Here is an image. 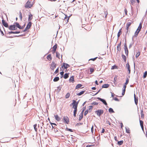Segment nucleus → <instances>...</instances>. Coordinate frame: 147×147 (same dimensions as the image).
I'll return each mask as SVG.
<instances>
[{"label":"nucleus","mask_w":147,"mask_h":147,"mask_svg":"<svg viewBox=\"0 0 147 147\" xmlns=\"http://www.w3.org/2000/svg\"><path fill=\"white\" fill-rule=\"evenodd\" d=\"M106 54V52H104L103 53H100L98 54H99L100 55H104Z\"/></svg>","instance_id":"69168bd1"},{"label":"nucleus","mask_w":147,"mask_h":147,"mask_svg":"<svg viewBox=\"0 0 147 147\" xmlns=\"http://www.w3.org/2000/svg\"><path fill=\"white\" fill-rule=\"evenodd\" d=\"M83 86V85L81 84H78L76 85L75 87V89H77L80 88Z\"/></svg>","instance_id":"c85d7f7f"},{"label":"nucleus","mask_w":147,"mask_h":147,"mask_svg":"<svg viewBox=\"0 0 147 147\" xmlns=\"http://www.w3.org/2000/svg\"><path fill=\"white\" fill-rule=\"evenodd\" d=\"M57 45L56 43L52 47V49H53L54 51L56 50L57 48Z\"/></svg>","instance_id":"c9c22d12"},{"label":"nucleus","mask_w":147,"mask_h":147,"mask_svg":"<svg viewBox=\"0 0 147 147\" xmlns=\"http://www.w3.org/2000/svg\"><path fill=\"white\" fill-rule=\"evenodd\" d=\"M66 128H65V130L66 131H68L71 132H74V130H73L71 129L68 128L67 125H65Z\"/></svg>","instance_id":"b1692460"},{"label":"nucleus","mask_w":147,"mask_h":147,"mask_svg":"<svg viewBox=\"0 0 147 147\" xmlns=\"http://www.w3.org/2000/svg\"><path fill=\"white\" fill-rule=\"evenodd\" d=\"M97 58H98V57H96L94 58H91V59H90L88 61H90V60H92L93 61H94L95 60H96V59H97Z\"/></svg>","instance_id":"603ef678"},{"label":"nucleus","mask_w":147,"mask_h":147,"mask_svg":"<svg viewBox=\"0 0 147 147\" xmlns=\"http://www.w3.org/2000/svg\"><path fill=\"white\" fill-rule=\"evenodd\" d=\"M132 22H128L127 23L126 26L127 27H129L130 26Z\"/></svg>","instance_id":"49530a36"},{"label":"nucleus","mask_w":147,"mask_h":147,"mask_svg":"<svg viewBox=\"0 0 147 147\" xmlns=\"http://www.w3.org/2000/svg\"><path fill=\"white\" fill-rule=\"evenodd\" d=\"M37 125L36 124H35L33 125L35 131L37 132Z\"/></svg>","instance_id":"58836bf2"},{"label":"nucleus","mask_w":147,"mask_h":147,"mask_svg":"<svg viewBox=\"0 0 147 147\" xmlns=\"http://www.w3.org/2000/svg\"><path fill=\"white\" fill-rule=\"evenodd\" d=\"M78 111V109H74L73 111V115L74 117L76 116V114Z\"/></svg>","instance_id":"473e14b6"},{"label":"nucleus","mask_w":147,"mask_h":147,"mask_svg":"<svg viewBox=\"0 0 147 147\" xmlns=\"http://www.w3.org/2000/svg\"><path fill=\"white\" fill-rule=\"evenodd\" d=\"M141 117L142 118H143L144 117V114L143 113V111L142 110L141 111Z\"/></svg>","instance_id":"5fc2aeb1"},{"label":"nucleus","mask_w":147,"mask_h":147,"mask_svg":"<svg viewBox=\"0 0 147 147\" xmlns=\"http://www.w3.org/2000/svg\"><path fill=\"white\" fill-rule=\"evenodd\" d=\"M91 131L92 134H93L94 132V127L93 125L91 128Z\"/></svg>","instance_id":"680f3d73"},{"label":"nucleus","mask_w":147,"mask_h":147,"mask_svg":"<svg viewBox=\"0 0 147 147\" xmlns=\"http://www.w3.org/2000/svg\"><path fill=\"white\" fill-rule=\"evenodd\" d=\"M88 109H87V110H88L89 113H90L92 110V108L93 107V106H92L90 105V106H88Z\"/></svg>","instance_id":"7c9ffc66"},{"label":"nucleus","mask_w":147,"mask_h":147,"mask_svg":"<svg viewBox=\"0 0 147 147\" xmlns=\"http://www.w3.org/2000/svg\"><path fill=\"white\" fill-rule=\"evenodd\" d=\"M126 132L127 133H129L130 132V130L129 128H127L125 127Z\"/></svg>","instance_id":"8fccbe9b"},{"label":"nucleus","mask_w":147,"mask_h":147,"mask_svg":"<svg viewBox=\"0 0 147 147\" xmlns=\"http://www.w3.org/2000/svg\"><path fill=\"white\" fill-rule=\"evenodd\" d=\"M94 145H95L94 144H92V145H88L86 146V147H90L91 146H94Z\"/></svg>","instance_id":"e2e57ef3"},{"label":"nucleus","mask_w":147,"mask_h":147,"mask_svg":"<svg viewBox=\"0 0 147 147\" xmlns=\"http://www.w3.org/2000/svg\"><path fill=\"white\" fill-rule=\"evenodd\" d=\"M85 90L82 91L79 93H76V95L78 96H80L83 94L85 92Z\"/></svg>","instance_id":"a878e982"},{"label":"nucleus","mask_w":147,"mask_h":147,"mask_svg":"<svg viewBox=\"0 0 147 147\" xmlns=\"http://www.w3.org/2000/svg\"><path fill=\"white\" fill-rule=\"evenodd\" d=\"M121 30V29H120L119 30V31L118 32L117 34V37L118 38L120 37L121 34L122 33Z\"/></svg>","instance_id":"a18cd8bd"},{"label":"nucleus","mask_w":147,"mask_h":147,"mask_svg":"<svg viewBox=\"0 0 147 147\" xmlns=\"http://www.w3.org/2000/svg\"><path fill=\"white\" fill-rule=\"evenodd\" d=\"M20 32L19 31H12V30H11V31L7 32V33L6 35L8 34H18V33H20Z\"/></svg>","instance_id":"f8f14e48"},{"label":"nucleus","mask_w":147,"mask_h":147,"mask_svg":"<svg viewBox=\"0 0 147 147\" xmlns=\"http://www.w3.org/2000/svg\"><path fill=\"white\" fill-rule=\"evenodd\" d=\"M56 57L59 58V59H60V53L58 52L57 51H56Z\"/></svg>","instance_id":"4c0bfd02"},{"label":"nucleus","mask_w":147,"mask_h":147,"mask_svg":"<svg viewBox=\"0 0 147 147\" xmlns=\"http://www.w3.org/2000/svg\"><path fill=\"white\" fill-rule=\"evenodd\" d=\"M63 122L67 124H68L69 122V119L67 116H64L63 118Z\"/></svg>","instance_id":"7ed1b4c3"},{"label":"nucleus","mask_w":147,"mask_h":147,"mask_svg":"<svg viewBox=\"0 0 147 147\" xmlns=\"http://www.w3.org/2000/svg\"><path fill=\"white\" fill-rule=\"evenodd\" d=\"M123 140H121L120 141H119L118 142V144L119 145H121L123 144Z\"/></svg>","instance_id":"c03bdc74"},{"label":"nucleus","mask_w":147,"mask_h":147,"mask_svg":"<svg viewBox=\"0 0 147 147\" xmlns=\"http://www.w3.org/2000/svg\"><path fill=\"white\" fill-rule=\"evenodd\" d=\"M83 124V123H76L75 125V126H79L82 125Z\"/></svg>","instance_id":"09e8293b"},{"label":"nucleus","mask_w":147,"mask_h":147,"mask_svg":"<svg viewBox=\"0 0 147 147\" xmlns=\"http://www.w3.org/2000/svg\"><path fill=\"white\" fill-rule=\"evenodd\" d=\"M134 96L135 103L136 105H137L138 103V98L136 96L135 94H134Z\"/></svg>","instance_id":"a211bd4d"},{"label":"nucleus","mask_w":147,"mask_h":147,"mask_svg":"<svg viewBox=\"0 0 147 147\" xmlns=\"http://www.w3.org/2000/svg\"><path fill=\"white\" fill-rule=\"evenodd\" d=\"M94 99H98V100H100L105 105L107 106V102L106 100L102 98H100L97 97H94Z\"/></svg>","instance_id":"f03ea898"},{"label":"nucleus","mask_w":147,"mask_h":147,"mask_svg":"<svg viewBox=\"0 0 147 147\" xmlns=\"http://www.w3.org/2000/svg\"><path fill=\"white\" fill-rule=\"evenodd\" d=\"M30 2L28 0L26 3L25 7L26 8H30L32 6V4H30Z\"/></svg>","instance_id":"0eeeda50"},{"label":"nucleus","mask_w":147,"mask_h":147,"mask_svg":"<svg viewBox=\"0 0 147 147\" xmlns=\"http://www.w3.org/2000/svg\"><path fill=\"white\" fill-rule=\"evenodd\" d=\"M121 42L118 45L117 47V50L118 51H120L121 50Z\"/></svg>","instance_id":"4be33fe9"},{"label":"nucleus","mask_w":147,"mask_h":147,"mask_svg":"<svg viewBox=\"0 0 147 147\" xmlns=\"http://www.w3.org/2000/svg\"><path fill=\"white\" fill-rule=\"evenodd\" d=\"M78 105L75 103H74L72 107V108L74 109H77V107Z\"/></svg>","instance_id":"bb28decb"},{"label":"nucleus","mask_w":147,"mask_h":147,"mask_svg":"<svg viewBox=\"0 0 147 147\" xmlns=\"http://www.w3.org/2000/svg\"><path fill=\"white\" fill-rule=\"evenodd\" d=\"M126 88H123H123L122 92V96H123L125 94Z\"/></svg>","instance_id":"a19ab883"},{"label":"nucleus","mask_w":147,"mask_h":147,"mask_svg":"<svg viewBox=\"0 0 147 147\" xmlns=\"http://www.w3.org/2000/svg\"><path fill=\"white\" fill-rule=\"evenodd\" d=\"M70 95V94L69 93V92L67 93L66 94L65 96V98H68L69 97Z\"/></svg>","instance_id":"ea45409f"},{"label":"nucleus","mask_w":147,"mask_h":147,"mask_svg":"<svg viewBox=\"0 0 147 147\" xmlns=\"http://www.w3.org/2000/svg\"><path fill=\"white\" fill-rule=\"evenodd\" d=\"M126 67L127 68L129 71V73H128L129 74H130V73L131 70H130V65L128 63H127L126 64Z\"/></svg>","instance_id":"6ab92c4d"},{"label":"nucleus","mask_w":147,"mask_h":147,"mask_svg":"<svg viewBox=\"0 0 147 147\" xmlns=\"http://www.w3.org/2000/svg\"><path fill=\"white\" fill-rule=\"evenodd\" d=\"M57 89H55V91H56L57 93H58L60 92V91L61 90V87L60 86H59L57 87Z\"/></svg>","instance_id":"393cba45"},{"label":"nucleus","mask_w":147,"mask_h":147,"mask_svg":"<svg viewBox=\"0 0 147 147\" xmlns=\"http://www.w3.org/2000/svg\"><path fill=\"white\" fill-rule=\"evenodd\" d=\"M51 65V68L52 70H54V69L56 67L57 64L53 61H52L51 64L50 65Z\"/></svg>","instance_id":"39448f33"},{"label":"nucleus","mask_w":147,"mask_h":147,"mask_svg":"<svg viewBox=\"0 0 147 147\" xmlns=\"http://www.w3.org/2000/svg\"><path fill=\"white\" fill-rule=\"evenodd\" d=\"M140 124L141 126H142V125H143V122L142 121L140 120Z\"/></svg>","instance_id":"6e6d98bb"},{"label":"nucleus","mask_w":147,"mask_h":147,"mask_svg":"<svg viewBox=\"0 0 147 147\" xmlns=\"http://www.w3.org/2000/svg\"><path fill=\"white\" fill-rule=\"evenodd\" d=\"M110 86L109 84H103L102 86V88H108Z\"/></svg>","instance_id":"aec40b11"},{"label":"nucleus","mask_w":147,"mask_h":147,"mask_svg":"<svg viewBox=\"0 0 147 147\" xmlns=\"http://www.w3.org/2000/svg\"><path fill=\"white\" fill-rule=\"evenodd\" d=\"M147 71H145L144 73V75L143 76V78H146L147 77Z\"/></svg>","instance_id":"79ce46f5"},{"label":"nucleus","mask_w":147,"mask_h":147,"mask_svg":"<svg viewBox=\"0 0 147 147\" xmlns=\"http://www.w3.org/2000/svg\"><path fill=\"white\" fill-rule=\"evenodd\" d=\"M59 80V77L57 76L55 77L53 80L54 82H57Z\"/></svg>","instance_id":"2f4dec72"},{"label":"nucleus","mask_w":147,"mask_h":147,"mask_svg":"<svg viewBox=\"0 0 147 147\" xmlns=\"http://www.w3.org/2000/svg\"><path fill=\"white\" fill-rule=\"evenodd\" d=\"M8 28L11 30H14L17 29V28H16L14 23L13 24L11 25L8 26Z\"/></svg>","instance_id":"423d86ee"},{"label":"nucleus","mask_w":147,"mask_h":147,"mask_svg":"<svg viewBox=\"0 0 147 147\" xmlns=\"http://www.w3.org/2000/svg\"><path fill=\"white\" fill-rule=\"evenodd\" d=\"M140 52H138L136 55V57L137 58L140 55Z\"/></svg>","instance_id":"052dcab7"},{"label":"nucleus","mask_w":147,"mask_h":147,"mask_svg":"<svg viewBox=\"0 0 147 147\" xmlns=\"http://www.w3.org/2000/svg\"><path fill=\"white\" fill-rule=\"evenodd\" d=\"M59 72V67H58L56 69L55 71L53 74V75H55V74H57V73H58Z\"/></svg>","instance_id":"e433bc0d"},{"label":"nucleus","mask_w":147,"mask_h":147,"mask_svg":"<svg viewBox=\"0 0 147 147\" xmlns=\"http://www.w3.org/2000/svg\"><path fill=\"white\" fill-rule=\"evenodd\" d=\"M32 24V22L31 21L28 22L25 28L27 30H28L31 27Z\"/></svg>","instance_id":"ddd939ff"},{"label":"nucleus","mask_w":147,"mask_h":147,"mask_svg":"<svg viewBox=\"0 0 147 147\" xmlns=\"http://www.w3.org/2000/svg\"><path fill=\"white\" fill-rule=\"evenodd\" d=\"M0 32L1 33V35L2 36H4L7 38H13V37L12 36H8L6 34L5 35L3 31L1 29V27H0Z\"/></svg>","instance_id":"6e6552de"},{"label":"nucleus","mask_w":147,"mask_h":147,"mask_svg":"<svg viewBox=\"0 0 147 147\" xmlns=\"http://www.w3.org/2000/svg\"><path fill=\"white\" fill-rule=\"evenodd\" d=\"M118 69V67L115 65L112 66L111 68V69Z\"/></svg>","instance_id":"37998d69"},{"label":"nucleus","mask_w":147,"mask_h":147,"mask_svg":"<svg viewBox=\"0 0 147 147\" xmlns=\"http://www.w3.org/2000/svg\"><path fill=\"white\" fill-rule=\"evenodd\" d=\"M134 44V42H133L131 43H130V44L129 45V49H130V48H131V47Z\"/></svg>","instance_id":"4d7b16f0"},{"label":"nucleus","mask_w":147,"mask_h":147,"mask_svg":"<svg viewBox=\"0 0 147 147\" xmlns=\"http://www.w3.org/2000/svg\"><path fill=\"white\" fill-rule=\"evenodd\" d=\"M54 117H55V119L57 121H59L61 120V119L59 117L58 115H54Z\"/></svg>","instance_id":"f3484780"},{"label":"nucleus","mask_w":147,"mask_h":147,"mask_svg":"<svg viewBox=\"0 0 147 147\" xmlns=\"http://www.w3.org/2000/svg\"><path fill=\"white\" fill-rule=\"evenodd\" d=\"M33 18V15H32L31 12H29L28 14V21H30Z\"/></svg>","instance_id":"4468645a"},{"label":"nucleus","mask_w":147,"mask_h":147,"mask_svg":"<svg viewBox=\"0 0 147 147\" xmlns=\"http://www.w3.org/2000/svg\"><path fill=\"white\" fill-rule=\"evenodd\" d=\"M113 100H114L115 101H119V99L117 98L116 97H113Z\"/></svg>","instance_id":"13d9d810"},{"label":"nucleus","mask_w":147,"mask_h":147,"mask_svg":"<svg viewBox=\"0 0 147 147\" xmlns=\"http://www.w3.org/2000/svg\"><path fill=\"white\" fill-rule=\"evenodd\" d=\"M47 59L49 61H51L52 58L51 54H49L47 57Z\"/></svg>","instance_id":"412c9836"},{"label":"nucleus","mask_w":147,"mask_h":147,"mask_svg":"<svg viewBox=\"0 0 147 147\" xmlns=\"http://www.w3.org/2000/svg\"><path fill=\"white\" fill-rule=\"evenodd\" d=\"M89 112V111L88 110L86 109L84 113V116H86V115Z\"/></svg>","instance_id":"864d4df0"},{"label":"nucleus","mask_w":147,"mask_h":147,"mask_svg":"<svg viewBox=\"0 0 147 147\" xmlns=\"http://www.w3.org/2000/svg\"><path fill=\"white\" fill-rule=\"evenodd\" d=\"M69 73H66L63 75V78L65 79L69 77Z\"/></svg>","instance_id":"5701e85b"},{"label":"nucleus","mask_w":147,"mask_h":147,"mask_svg":"<svg viewBox=\"0 0 147 147\" xmlns=\"http://www.w3.org/2000/svg\"><path fill=\"white\" fill-rule=\"evenodd\" d=\"M26 35V34L25 33H24L23 34H22L21 35H14V36L13 37H22V36H25Z\"/></svg>","instance_id":"c756f323"},{"label":"nucleus","mask_w":147,"mask_h":147,"mask_svg":"<svg viewBox=\"0 0 147 147\" xmlns=\"http://www.w3.org/2000/svg\"><path fill=\"white\" fill-rule=\"evenodd\" d=\"M129 79L128 78H127L126 80V82L124 84V85L123 86V88H126L127 85L128 83L129 82Z\"/></svg>","instance_id":"cd10ccee"},{"label":"nucleus","mask_w":147,"mask_h":147,"mask_svg":"<svg viewBox=\"0 0 147 147\" xmlns=\"http://www.w3.org/2000/svg\"><path fill=\"white\" fill-rule=\"evenodd\" d=\"M121 57L123 59L124 61L125 62H126V56L123 54H122L121 55Z\"/></svg>","instance_id":"72a5a7b5"},{"label":"nucleus","mask_w":147,"mask_h":147,"mask_svg":"<svg viewBox=\"0 0 147 147\" xmlns=\"http://www.w3.org/2000/svg\"><path fill=\"white\" fill-rule=\"evenodd\" d=\"M72 103H71L70 105V106H73V105L74 103L75 102V100H72Z\"/></svg>","instance_id":"0e129e2a"},{"label":"nucleus","mask_w":147,"mask_h":147,"mask_svg":"<svg viewBox=\"0 0 147 147\" xmlns=\"http://www.w3.org/2000/svg\"><path fill=\"white\" fill-rule=\"evenodd\" d=\"M14 24H15L16 28H18L20 29L21 26L20 25L19 23L15 22L14 23Z\"/></svg>","instance_id":"dca6fc26"},{"label":"nucleus","mask_w":147,"mask_h":147,"mask_svg":"<svg viewBox=\"0 0 147 147\" xmlns=\"http://www.w3.org/2000/svg\"><path fill=\"white\" fill-rule=\"evenodd\" d=\"M98 103L96 102H93L91 103V104L93 105H98Z\"/></svg>","instance_id":"de8ad7c7"},{"label":"nucleus","mask_w":147,"mask_h":147,"mask_svg":"<svg viewBox=\"0 0 147 147\" xmlns=\"http://www.w3.org/2000/svg\"><path fill=\"white\" fill-rule=\"evenodd\" d=\"M70 65L67 63H63V65H61V68L63 67L64 69H66L67 68L69 67Z\"/></svg>","instance_id":"9b49d317"},{"label":"nucleus","mask_w":147,"mask_h":147,"mask_svg":"<svg viewBox=\"0 0 147 147\" xmlns=\"http://www.w3.org/2000/svg\"><path fill=\"white\" fill-rule=\"evenodd\" d=\"M110 129H108V130L107 129H105V133H107L108 134V135H109V137L110 138Z\"/></svg>","instance_id":"f704fd0d"},{"label":"nucleus","mask_w":147,"mask_h":147,"mask_svg":"<svg viewBox=\"0 0 147 147\" xmlns=\"http://www.w3.org/2000/svg\"><path fill=\"white\" fill-rule=\"evenodd\" d=\"M142 28V24L141 23H140L138 28L137 30L135 32L134 35V36L135 37H136L139 33V32L141 30V29Z\"/></svg>","instance_id":"f257e3e1"},{"label":"nucleus","mask_w":147,"mask_h":147,"mask_svg":"<svg viewBox=\"0 0 147 147\" xmlns=\"http://www.w3.org/2000/svg\"><path fill=\"white\" fill-rule=\"evenodd\" d=\"M90 74H91L92 73H93L94 71V69L92 68H90Z\"/></svg>","instance_id":"3c124183"},{"label":"nucleus","mask_w":147,"mask_h":147,"mask_svg":"<svg viewBox=\"0 0 147 147\" xmlns=\"http://www.w3.org/2000/svg\"><path fill=\"white\" fill-rule=\"evenodd\" d=\"M105 18H106L107 17V15H108V12L107 11H105Z\"/></svg>","instance_id":"774afa93"},{"label":"nucleus","mask_w":147,"mask_h":147,"mask_svg":"<svg viewBox=\"0 0 147 147\" xmlns=\"http://www.w3.org/2000/svg\"><path fill=\"white\" fill-rule=\"evenodd\" d=\"M135 0H130L131 3L132 5H133L134 4L135 2Z\"/></svg>","instance_id":"338daca9"},{"label":"nucleus","mask_w":147,"mask_h":147,"mask_svg":"<svg viewBox=\"0 0 147 147\" xmlns=\"http://www.w3.org/2000/svg\"><path fill=\"white\" fill-rule=\"evenodd\" d=\"M2 26H3L6 28L8 27V23L3 19L2 20Z\"/></svg>","instance_id":"9d476101"},{"label":"nucleus","mask_w":147,"mask_h":147,"mask_svg":"<svg viewBox=\"0 0 147 147\" xmlns=\"http://www.w3.org/2000/svg\"><path fill=\"white\" fill-rule=\"evenodd\" d=\"M124 49L125 54L126 56H127L128 55L129 51L126 42H125L124 45Z\"/></svg>","instance_id":"1a4fd4ad"},{"label":"nucleus","mask_w":147,"mask_h":147,"mask_svg":"<svg viewBox=\"0 0 147 147\" xmlns=\"http://www.w3.org/2000/svg\"><path fill=\"white\" fill-rule=\"evenodd\" d=\"M95 113H96L97 115L100 117L102 115L104 111L102 109H98L95 111Z\"/></svg>","instance_id":"20e7f679"},{"label":"nucleus","mask_w":147,"mask_h":147,"mask_svg":"<svg viewBox=\"0 0 147 147\" xmlns=\"http://www.w3.org/2000/svg\"><path fill=\"white\" fill-rule=\"evenodd\" d=\"M69 82H72V83L74 82V76H72L70 77L69 80Z\"/></svg>","instance_id":"2eb2a0df"},{"label":"nucleus","mask_w":147,"mask_h":147,"mask_svg":"<svg viewBox=\"0 0 147 147\" xmlns=\"http://www.w3.org/2000/svg\"><path fill=\"white\" fill-rule=\"evenodd\" d=\"M101 89H102V88L100 89L95 94H93V96H94L97 94H98L99 93V92L100 91Z\"/></svg>","instance_id":"bf43d9fd"}]
</instances>
